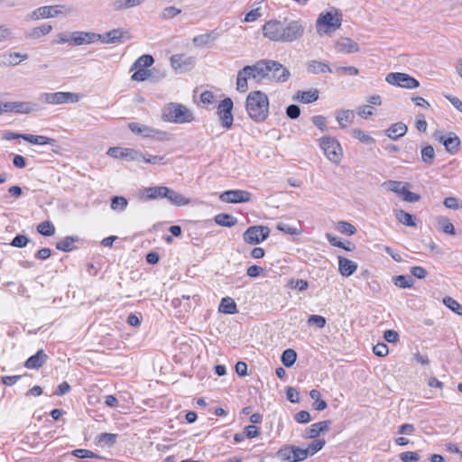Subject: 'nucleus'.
Segmentation results:
<instances>
[{"mask_svg": "<svg viewBox=\"0 0 462 462\" xmlns=\"http://www.w3.org/2000/svg\"><path fill=\"white\" fill-rule=\"evenodd\" d=\"M305 27L301 19L270 20L263 26V34L270 41L289 43L300 40Z\"/></svg>", "mask_w": 462, "mask_h": 462, "instance_id": "nucleus-1", "label": "nucleus"}, {"mask_svg": "<svg viewBox=\"0 0 462 462\" xmlns=\"http://www.w3.org/2000/svg\"><path fill=\"white\" fill-rule=\"evenodd\" d=\"M248 116L254 122H263L269 114V99L265 93L260 90L252 91L245 100Z\"/></svg>", "mask_w": 462, "mask_h": 462, "instance_id": "nucleus-2", "label": "nucleus"}, {"mask_svg": "<svg viewBox=\"0 0 462 462\" xmlns=\"http://www.w3.org/2000/svg\"><path fill=\"white\" fill-rule=\"evenodd\" d=\"M342 14L332 7L325 13H320L316 21V30L319 35L330 34L341 27Z\"/></svg>", "mask_w": 462, "mask_h": 462, "instance_id": "nucleus-3", "label": "nucleus"}, {"mask_svg": "<svg viewBox=\"0 0 462 462\" xmlns=\"http://www.w3.org/2000/svg\"><path fill=\"white\" fill-rule=\"evenodd\" d=\"M162 118L174 124H188L194 120V115L186 106L171 102L162 109Z\"/></svg>", "mask_w": 462, "mask_h": 462, "instance_id": "nucleus-4", "label": "nucleus"}, {"mask_svg": "<svg viewBox=\"0 0 462 462\" xmlns=\"http://www.w3.org/2000/svg\"><path fill=\"white\" fill-rule=\"evenodd\" d=\"M73 7L65 5H45L39 7L27 14L26 19L36 21L40 19L53 18L59 15H69Z\"/></svg>", "mask_w": 462, "mask_h": 462, "instance_id": "nucleus-5", "label": "nucleus"}, {"mask_svg": "<svg viewBox=\"0 0 462 462\" xmlns=\"http://www.w3.org/2000/svg\"><path fill=\"white\" fill-rule=\"evenodd\" d=\"M319 146L329 162L339 164L343 157V149L336 138L322 137L319 139Z\"/></svg>", "mask_w": 462, "mask_h": 462, "instance_id": "nucleus-6", "label": "nucleus"}, {"mask_svg": "<svg viewBox=\"0 0 462 462\" xmlns=\"http://www.w3.org/2000/svg\"><path fill=\"white\" fill-rule=\"evenodd\" d=\"M81 96L73 92L42 93L38 100L49 105L73 104L79 101Z\"/></svg>", "mask_w": 462, "mask_h": 462, "instance_id": "nucleus-7", "label": "nucleus"}, {"mask_svg": "<svg viewBox=\"0 0 462 462\" xmlns=\"http://www.w3.org/2000/svg\"><path fill=\"white\" fill-rule=\"evenodd\" d=\"M276 457L283 462H300L308 457V451L293 445H284L276 452Z\"/></svg>", "mask_w": 462, "mask_h": 462, "instance_id": "nucleus-8", "label": "nucleus"}, {"mask_svg": "<svg viewBox=\"0 0 462 462\" xmlns=\"http://www.w3.org/2000/svg\"><path fill=\"white\" fill-rule=\"evenodd\" d=\"M385 80L387 83L391 85H395L409 89L417 88L420 86V83L416 79L411 77L406 73L402 72L389 73L386 76Z\"/></svg>", "mask_w": 462, "mask_h": 462, "instance_id": "nucleus-9", "label": "nucleus"}, {"mask_svg": "<svg viewBox=\"0 0 462 462\" xmlns=\"http://www.w3.org/2000/svg\"><path fill=\"white\" fill-rule=\"evenodd\" d=\"M270 234V229L263 226H253L244 233V240L250 245H257L264 241Z\"/></svg>", "mask_w": 462, "mask_h": 462, "instance_id": "nucleus-10", "label": "nucleus"}, {"mask_svg": "<svg viewBox=\"0 0 462 462\" xmlns=\"http://www.w3.org/2000/svg\"><path fill=\"white\" fill-rule=\"evenodd\" d=\"M233 101L230 97L224 98L217 106V115L221 125L225 128H230L233 125Z\"/></svg>", "mask_w": 462, "mask_h": 462, "instance_id": "nucleus-11", "label": "nucleus"}, {"mask_svg": "<svg viewBox=\"0 0 462 462\" xmlns=\"http://www.w3.org/2000/svg\"><path fill=\"white\" fill-rule=\"evenodd\" d=\"M106 154L112 158L123 159L129 162H139L142 157V152L135 149L123 147H110L107 150Z\"/></svg>", "mask_w": 462, "mask_h": 462, "instance_id": "nucleus-12", "label": "nucleus"}, {"mask_svg": "<svg viewBox=\"0 0 462 462\" xmlns=\"http://www.w3.org/2000/svg\"><path fill=\"white\" fill-rule=\"evenodd\" d=\"M252 194L247 190L243 189H229L222 192L219 195V199L226 203H245L250 201Z\"/></svg>", "mask_w": 462, "mask_h": 462, "instance_id": "nucleus-13", "label": "nucleus"}, {"mask_svg": "<svg viewBox=\"0 0 462 462\" xmlns=\"http://www.w3.org/2000/svg\"><path fill=\"white\" fill-rule=\"evenodd\" d=\"M128 127L133 133L142 135L143 137H156L158 139H163L167 135V133L164 131L135 122L129 123Z\"/></svg>", "mask_w": 462, "mask_h": 462, "instance_id": "nucleus-14", "label": "nucleus"}, {"mask_svg": "<svg viewBox=\"0 0 462 462\" xmlns=\"http://www.w3.org/2000/svg\"><path fill=\"white\" fill-rule=\"evenodd\" d=\"M270 60H260L253 65L245 66V72L252 70L254 72V77L256 82L263 79H269L270 76Z\"/></svg>", "mask_w": 462, "mask_h": 462, "instance_id": "nucleus-15", "label": "nucleus"}, {"mask_svg": "<svg viewBox=\"0 0 462 462\" xmlns=\"http://www.w3.org/2000/svg\"><path fill=\"white\" fill-rule=\"evenodd\" d=\"M171 65L176 71L185 72L190 70L195 65V59L185 54H175L170 59Z\"/></svg>", "mask_w": 462, "mask_h": 462, "instance_id": "nucleus-16", "label": "nucleus"}, {"mask_svg": "<svg viewBox=\"0 0 462 462\" xmlns=\"http://www.w3.org/2000/svg\"><path fill=\"white\" fill-rule=\"evenodd\" d=\"M269 80L285 82L291 76L289 69L278 61L270 60Z\"/></svg>", "mask_w": 462, "mask_h": 462, "instance_id": "nucleus-17", "label": "nucleus"}, {"mask_svg": "<svg viewBox=\"0 0 462 462\" xmlns=\"http://www.w3.org/2000/svg\"><path fill=\"white\" fill-rule=\"evenodd\" d=\"M129 38L130 37L127 31L124 30L123 28H116L104 34H100L99 41L103 43L112 44L124 42Z\"/></svg>", "mask_w": 462, "mask_h": 462, "instance_id": "nucleus-18", "label": "nucleus"}, {"mask_svg": "<svg viewBox=\"0 0 462 462\" xmlns=\"http://www.w3.org/2000/svg\"><path fill=\"white\" fill-rule=\"evenodd\" d=\"M100 34L90 32H73L71 41L75 45L89 44L99 41Z\"/></svg>", "mask_w": 462, "mask_h": 462, "instance_id": "nucleus-19", "label": "nucleus"}, {"mask_svg": "<svg viewBox=\"0 0 462 462\" xmlns=\"http://www.w3.org/2000/svg\"><path fill=\"white\" fill-rule=\"evenodd\" d=\"M435 138L441 142L445 149L450 153H456L459 149L460 140L454 133H449L448 136L440 135L435 136Z\"/></svg>", "mask_w": 462, "mask_h": 462, "instance_id": "nucleus-20", "label": "nucleus"}, {"mask_svg": "<svg viewBox=\"0 0 462 462\" xmlns=\"http://www.w3.org/2000/svg\"><path fill=\"white\" fill-rule=\"evenodd\" d=\"M28 59V54L19 52H7L0 55V67L16 66Z\"/></svg>", "mask_w": 462, "mask_h": 462, "instance_id": "nucleus-21", "label": "nucleus"}, {"mask_svg": "<svg viewBox=\"0 0 462 462\" xmlns=\"http://www.w3.org/2000/svg\"><path fill=\"white\" fill-rule=\"evenodd\" d=\"M254 75V72L252 70L245 72V67L240 69L236 76V90L240 93H245L248 90V79L255 81Z\"/></svg>", "mask_w": 462, "mask_h": 462, "instance_id": "nucleus-22", "label": "nucleus"}, {"mask_svg": "<svg viewBox=\"0 0 462 462\" xmlns=\"http://www.w3.org/2000/svg\"><path fill=\"white\" fill-rule=\"evenodd\" d=\"M330 420H323L317 423H314L310 426V428L307 429L305 431V438L307 439H316L321 433H324L329 429Z\"/></svg>", "mask_w": 462, "mask_h": 462, "instance_id": "nucleus-23", "label": "nucleus"}, {"mask_svg": "<svg viewBox=\"0 0 462 462\" xmlns=\"http://www.w3.org/2000/svg\"><path fill=\"white\" fill-rule=\"evenodd\" d=\"M47 359V355L42 349H40L36 352L35 355L30 356L26 360L24 366L28 369H38L46 363Z\"/></svg>", "mask_w": 462, "mask_h": 462, "instance_id": "nucleus-24", "label": "nucleus"}, {"mask_svg": "<svg viewBox=\"0 0 462 462\" xmlns=\"http://www.w3.org/2000/svg\"><path fill=\"white\" fill-rule=\"evenodd\" d=\"M356 269V263L343 256H338V272L342 276L349 277Z\"/></svg>", "mask_w": 462, "mask_h": 462, "instance_id": "nucleus-25", "label": "nucleus"}, {"mask_svg": "<svg viewBox=\"0 0 462 462\" xmlns=\"http://www.w3.org/2000/svg\"><path fill=\"white\" fill-rule=\"evenodd\" d=\"M336 49L339 52L353 53L359 51L358 44L350 38H342L337 41Z\"/></svg>", "mask_w": 462, "mask_h": 462, "instance_id": "nucleus-26", "label": "nucleus"}, {"mask_svg": "<svg viewBox=\"0 0 462 462\" xmlns=\"http://www.w3.org/2000/svg\"><path fill=\"white\" fill-rule=\"evenodd\" d=\"M319 90L317 88H311L308 91L299 90L294 97V100H297L303 104H310L315 102L319 98Z\"/></svg>", "mask_w": 462, "mask_h": 462, "instance_id": "nucleus-27", "label": "nucleus"}, {"mask_svg": "<svg viewBox=\"0 0 462 462\" xmlns=\"http://www.w3.org/2000/svg\"><path fill=\"white\" fill-rule=\"evenodd\" d=\"M42 109L41 106L33 102H14V113L16 114H30L38 112Z\"/></svg>", "mask_w": 462, "mask_h": 462, "instance_id": "nucleus-28", "label": "nucleus"}, {"mask_svg": "<svg viewBox=\"0 0 462 462\" xmlns=\"http://www.w3.org/2000/svg\"><path fill=\"white\" fill-rule=\"evenodd\" d=\"M408 127L402 122L392 125L386 131L385 134L393 140L403 136L407 133Z\"/></svg>", "mask_w": 462, "mask_h": 462, "instance_id": "nucleus-29", "label": "nucleus"}, {"mask_svg": "<svg viewBox=\"0 0 462 462\" xmlns=\"http://www.w3.org/2000/svg\"><path fill=\"white\" fill-rule=\"evenodd\" d=\"M165 199L169 200L170 203L172 205L180 207L189 204L190 200L187 198H185L182 194L168 188L167 196H165Z\"/></svg>", "mask_w": 462, "mask_h": 462, "instance_id": "nucleus-30", "label": "nucleus"}, {"mask_svg": "<svg viewBox=\"0 0 462 462\" xmlns=\"http://www.w3.org/2000/svg\"><path fill=\"white\" fill-rule=\"evenodd\" d=\"M52 30V26L48 23L42 24L41 26L34 27L28 31L25 35L30 39H39L42 36L49 34Z\"/></svg>", "mask_w": 462, "mask_h": 462, "instance_id": "nucleus-31", "label": "nucleus"}, {"mask_svg": "<svg viewBox=\"0 0 462 462\" xmlns=\"http://www.w3.org/2000/svg\"><path fill=\"white\" fill-rule=\"evenodd\" d=\"M307 71L310 74H319L332 72V69L327 63L318 60H311L307 64Z\"/></svg>", "mask_w": 462, "mask_h": 462, "instance_id": "nucleus-32", "label": "nucleus"}, {"mask_svg": "<svg viewBox=\"0 0 462 462\" xmlns=\"http://www.w3.org/2000/svg\"><path fill=\"white\" fill-rule=\"evenodd\" d=\"M354 117V111L349 109L338 110L336 114V119L342 128H345L347 126V125L352 124Z\"/></svg>", "mask_w": 462, "mask_h": 462, "instance_id": "nucleus-33", "label": "nucleus"}, {"mask_svg": "<svg viewBox=\"0 0 462 462\" xmlns=\"http://www.w3.org/2000/svg\"><path fill=\"white\" fill-rule=\"evenodd\" d=\"M168 187L164 186H156L147 188L144 191L145 197L148 199H165L167 196Z\"/></svg>", "mask_w": 462, "mask_h": 462, "instance_id": "nucleus-34", "label": "nucleus"}, {"mask_svg": "<svg viewBox=\"0 0 462 462\" xmlns=\"http://www.w3.org/2000/svg\"><path fill=\"white\" fill-rule=\"evenodd\" d=\"M436 221L437 227L442 232L452 236L456 234L455 227L448 217L439 216L437 217Z\"/></svg>", "mask_w": 462, "mask_h": 462, "instance_id": "nucleus-35", "label": "nucleus"}, {"mask_svg": "<svg viewBox=\"0 0 462 462\" xmlns=\"http://www.w3.org/2000/svg\"><path fill=\"white\" fill-rule=\"evenodd\" d=\"M218 310L225 314H235L237 312L236 302L229 297L222 299Z\"/></svg>", "mask_w": 462, "mask_h": 462, "instance_id": "nucleus-36", "label": "nucleus"}, {"mask_svg": "<svg viewBox=\"0 0 462 462\" xmlns=\"http://www.w3.org/2000/svg\"><path fill=\"white\" fill-rule=\"evenodd\" d=\"M154 62V59L152 55L143 54L140 56L132 65L131 70H134L136 69H146L151 67Z\"/></svg>", "mask_w": 462, "mask_h": 462, "instance_id": "nucleus-37", "label": "nucleus"}, {"mask_svg": "<svg viewBox=\"0 0 462 462\" xmlns=\"http://www.w3.org/2000/svg\"><path fill=\"white\" fill-rule=\"evenodd\" d=\"M23 140L27 141L32 144H53L55 143L54 139L44 135H33L26 134L24 136H23Z\"/></svg>", "mask_w": 462, "mask_h": 462, "instance_id": "nucleus-38", "label": "nucleus"}, {"mask_svg": "<svg viewBox=\"0 0 462 462\" xmlns=\"http://www.w3.org/2000/svg\"><path fill=\"white\" fill-rule=\"evenodd\" d=\"M215 222L218 226L231 227L236 224V218L229 214L221 213L215 217Z\"/></svg>", "mask_w": 462, "mask_h": 462, "instance_id": "nucleus-39", "label": "nucleus"}, {"mask_svg": "<svg viewBox=\"0 0 462 462\" xmlns=\"http://www.w3.org/2000/svg\"><path fill=\"white\" fill-rule=\"evenodd\" d=\"M395 217L399 222L407 226H415V222L413 216L410 213L405 212L402 209H399L395 211Z\"/></svg>", "mask_w": 462, "mask_h": 462, "instance_id": "nucleus-40", "label": "nucleus"}, {"mask_svg": "<svg viewBox=\"0 0 462 462\" xmlns=\"http://www.w3.org/2000/svg\"><path fill=\"white\" fill-rule=\"evenodd\" d=\"M77 240V237L67 236L56 244V248L62 252H70L75 248L74 243Z\"/></svg>", "mask_w": 462, "mask_h": 462, "instance_id": "nucleus-41", "label": "nucleus"}, {"mask_svg": "<svg viewBox=\"0 0 462 462\" xmlns=\"http://www.w3.org/2000/svg\"><path fill=\"white\" fill-rule=\"evenodd\" d=\"M296 359H297V353L295 350H293L291 348H288V349L284 350L282 355V357H281L282 363L286 367L292 366L295 364Z\"/></svg>", "mask_w": 462, "mask_h": 462, "instance_id": "nucleus-42", "label": "nucleus"}, {"mask_svg": "<svg viewBox=\"0 0 462 462\" xmlns=\"http://www.w3.org/2000/svg\"><path fill=\"white\" fill-rule=\"evenodd\" d=\"M435 159V150L432 145H426L421 149V161L431 165Z\"/></svg>", "mask_w": 462, "mask_h": 462, "instance_id": "nucleus-43", "label": "nucleus"}, {"mask_svg": "<svg viewBox=\"0 0 462 462\" xmlns=\"http://www.w3.org/2000/svg\"><path fill=\"white\" fill-rule=\"evenodd\" d=\"M443 304L451 310L453 312L462 316V305L449 296H446L442 300Z\"/></svg>", "mask_w": 462, "mask_h": 462, "instance_id": "nucleus-44", "label": "nucleus"}, {"mask_svg": "<svg viewBox=\"0 0 462 462\" xmlns=\"http://www.w3.org/2000/svg\"><path fill=\"white\" fill-rule=\"evenodd\" d=\"M353 136L365 144H373L375 143V140L371 135L359 128L353 130Z\"/></svg>", "mask_w": 462, "mask_h": 462, "instance_id": "nucleus-45", "label": "nucleus"}, {"mask_svg": "<svg viewBox=\"0 0 462 462\" xmlns=\"http://www.w3.org/2000/svg\"><path fill=\"white\" fill-rule=\"evenodd\" d=\"M117 439V435L113 433H101L97 437V441L99 445L111 447L113 446Z\"/></svg>", "mask_w": 462, "mask_h": 462, "instance_id": "nucleus-46", "label": "nucleus"}, {"mask_svg": "<svg viewBox=\"0 0 462 462\" xmlns=\"http://www.w3.org/2000/svg\"><path fill=\"white\" fill-rule=\"evenodd\" d=\"M37 231L45 236H51L55 233V227L50 221H44L37 226Z\"/></svg>", "mask_w": 462, "mask_h": 462, "instance_id": "nucleus-47", "label": "nucleus"}, {"mask_svg": "<svg viewBox=\"0 0 462 462\" xmlns=\"http://www.w3.org/2000/svg\"><path fill=\"white\" fill-rule=\"evenodd\" d=\"M413 283V279L409 275H398L394 277V284L400 288H411Z\"/></svg>", "mask_w": 462, "mask_h": 462, "instance_id": "nucleus-48", "label": "nucleus"}, {"mask_svg": "<svg viewBox=\"0 0 462 462\" xmlns=\"http://www.w3.org/2000/svg\"><path fill=\"white\" fill-rule=\"evenodd\" d=\"M127 207V199L125 197L115 196L111 199V208L122 211Z\"/></svg>", "mask_w": 462, "mask_h": 462, "instance_id": "nucleus-49", "label": "nucleus"}, {"mask_svg": "<svg viewBox=\"0 0 462 462\" xmlns=\"http://www.w3.org/2000/svg\"><path fill=\"white\" fill-rule=\"evenodd\" d=\"M337 228L342 234H346L348 236H352L356 233V228L346 221H339L337 223Z\"/></svg>", "mask_w": 462, "mask_h": 462, "instance_id": "nucleus-50", "label": "nucleus"}, {"mask_svg": "<svg viewBox=\"0 0 462 462\" xmlns=\"http://www.w3.org/2000/svg\"><path fill=\"white\" fill-rule=\"evenodd\" d=\"M180 13H181L180 9H179V8H177L175 6H168V7H165L162 11V14H161L160 17L162 20H169V19H171V18L177 16Z\"/></svg>", "mask_w": 462, "mask_h": 462, "instance_id": "nucleus-51", "label": "nucleus"}, {"mask_svg": "<svg viewBox=\"0 0 462 462\" xmlns=\"http://www.w3.org/2000/svg\"><path fill=\"white\" fill-rule=\"evenodd\" d=\"M141 161H143L144 162L150 163L152 165L166 163V162L164 161V156L150 155V154H144L143 152H142Z\"/></svg>", "mask_w": 462, "mask_h": 462, "instance_id": "nucleus-52", "label": "nucleus"}, {"mask_svg": "<svg viewBox=\"0 0 462 462\" xmlns=\"http://www.w3.org/2000/svg\"><path fill=\"white\" fill-rule=\"evenodd\" d=\"M326 237L328 240V242L330 243V245H333V246L343 248L346 251H351L352 250V248L350 247V245H351L350 242L347 243L348 245H346L343 242L339 241L337 236H333L330 233H327L326 234Z\"/></svg>", "mask_w": 462, "mask_h": 462, "instance_id": "nucleus-53", "label": "nucleus"}, {"mask_svg": "<svg viewBox=\"0 0 462 462\" xmlns=\"http://www.w3.org/2000/svg\"><path fill=\"white\" fill-rule=\"evenodd\" d=\"M326 441L324 439H317L310 443L307 448H304L306 451H308V457L312 456L318 451L321 450L323 447L325 446Z\"/></svg>", "mask_w": 462, "mask_h": 462, "instance_id": "nucleus-54", "label": "nucleus"}, {"mask_svg": "<svg viewBox=\"0 0 462 462\" xmlns=\"http://www.w3.org/2000/svg\"><path fill=\"white\" fill-rule=\"evenodd\" d=\"M151 76V71L146 69H136V71L131 76L134 81H144Z\"/></svg>", "mask_w": 462, "mask_h": 462, "instance_id": "nucleus-55", "label": "nucleus"}, {"mask_svg": "<svg viewBox=\"0 0 462 462\" xmlns=\"http://www.w3.org/2000/svg\"><path fill=\"white\" fill-rule=\"evenodd\" d=\"M215 40V37H213L211 34H199L193 38V43L196 46H205L207 45L210 41Z\"/></svg>", "mask_w": 462, "mask_h": 462, "instance_id": "nucleus-56", "label": "nucleus"}, {"mask_svg": "<svg viewBox=\"0 0 462 462\" xmlns=\"http://www.w3.org/2000/svg\"><path fill=\"white\" fill-rule=\"evenodd\" d=\"M383 186L393 192L402 194V182L397 180H387L383 183Z\"/></svg>", "mask_w": 462, "mask_h": 462, "instance_id": "nucleus-57", "label": "nucleus"}, {"mask_svg": "<svg viewBox=\"0 0 462 462\" xmlns=\"http://www.w3.org/2000/svg\"><path fill=\"white\" fill-rule=\"evenodd\" d=\"M72 455L79 458H87V457L98 458L99 457V456L97 454L92 452L91 450L83 449V448L74 449L72 451Z\"/></svg>", "mask_w": 462, "mask_h": 462, "instance_id": "nucleus-58", "label": "nucleus"}, {"mask_svg": "<svg viewBox=\"0 0 462 462\" xmlns=\"http://www.w3.org/2000/svg\"><path fill=\"white\" fill-rule=\"evenodd\" d=\"M403 200L407 202H417L420 199V196L408 190L405 187H402V194Z\"/></svg>", "mask_w": 462, "mask_h": 462, "instance_id": "nucleus-59", "label": "nucleus"}, {"mask_svg": "<svg viewBox=\"0 0 462 462\" xmlns=\"http://www.w3.org/2000/svg\"><path fill=\"white\" fill-rule=\"evenodd\" d=\"M276 228L285 234H289V235H299L300 234V230L298 229L297 227L295 226H291L288 224H285V223H278L277 226H276Z\"/></svg>", "mask_w": 462, "mask_h": 462, "instance_id": "nucleus-60", "label": "nucleus"}, {"mask_svg": "<svg viewBox=\"0 0 462 462\" xmlns=\"http://www.w3.org/2000/svg\"><path fill=\"white\" fill-rule=\"evenodd\" d=\"M29 238L24 235H17L10 243L14 247L23 248L29 243Z\"/></svg>", "mask_w": 462, "mask_h": 462, "instance_id": "nucleus-61", "label": "nucleus"}, {"mask_svg": "<svg viewBox=\"0 0 462 462\" xmlns=\"http://www.w3.org/2000/svg\"><path fill=\"white\" fill-rule=\"evenodd\" d=\"M13 38L12 29L6 25H0V42L10 41Z\"/></svg>", "mask_w": 462, "mask_h": 462, "instance_id": "nucleus-62", "label": "nucleus"}, {"mask_svg": "<svg viewBox=\"0 0 462 462\" xmlns=\"http://www.w3.org/2000/svg\"><path fill=\"white\" fill-rule=\"evenodd\" d=\"M375 109L368 105L362 106L357 110V115L362 118H367L368 116H371L374 115Z\"/></svg>", "mask_w": 462, "mask_h": 462, "instance_id": "nucleus-63", "label": "nucleus"}, {"mask_svg": "<svg viewBox=\"0 0 462 462\" xmlns=\"http://www.w3.org/2000/svg\"><path fill=\"white\" fill-rule=\"evenodd\" d=\"M400 457L403 462H417L420 459L419 454L412 451L403 452Z\"/></svg>", "mask_w": 462, "mask_h": 462, "instance_id": "nucleus-64", "label": "nucleus"}]
</instances>
